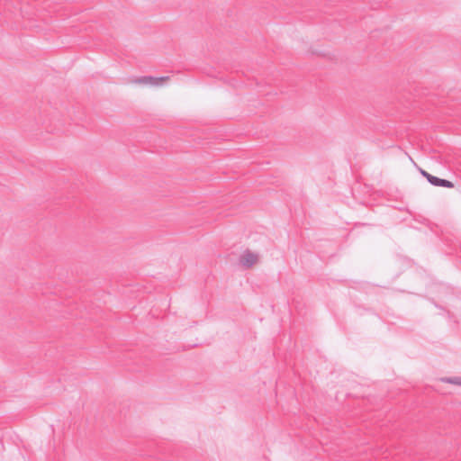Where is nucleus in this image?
Listing matches in <instances>:
<instances>
[{"instance_id":"1","label":"nucleus","mask_w":461,"mask_h":461,"mask_svg":"<svg viewBox=\"0 0 461 461\" xmlns=\"http://www.w3.org/2000/svg\"><path fill=\"white\" fill-rule=\"evenodd\" d=\"M169 77H154L151 76H145V77H131L128 79V82L131 84L135 85H149L152 86H158L162 84L169 81Z\"/></svg>"},{"instance_id":"2","label":"nucleus","mask_w":461,"mask_h":461,"mask_svg":"<svg viewBox=\"0 0 461 461\" xmlns=\"http://www.w3.org/2000/svg\"><path fill=\"white\" fill-rule=\"evenodd\" d=\"M239 261L243 267L250 268L258 263L259 256L249 249H246L240 255Z\"/></svg>"},{"instance_id":"3","label":"nucleus","mask_w":461,"mask_h":461,"mask_svg":"<svg viewBox=\"0 0 461 461\" xmlns=\"http://www.w3.org/2000/svg\"><path fill=\"white\" fill-rule=\"evenodd\" d=\"M428 181L435 186H443V187H447V188L454 187V184L452 182L446 180V179L438 178L432 175L430 176V177H429Z\"/></svg>"},{"instance_id":"4","label":"nucleus","mask_w":461,"mask_h":461,"mask_svg":"<svg viewBox=\"0 0 461 461\" xmlns=\"http://www.w3.org/2000/svg\"><path fill=\"white\" fill-rule=\"evenodd\" d=\"M447 382L449 384L461 385V377L447 378Z\"/></svg>"},{"instance_id":"5","label":"nucleus","mask_w":461,"mask_h":461,"mask_svg":"<svg viewBox=\"0 0 461 461\" xmlns=\"http://www.w3.org/2000/svg\"><path fill=\"white\" fill-rule=\"evenodd\" d=\"M420 174H421L424 177H426V179H427V180H429V177H430V176H431L430 174H429L427 171H425V170H423V169H420Z\"/></svg>"}]
</instances>
